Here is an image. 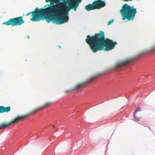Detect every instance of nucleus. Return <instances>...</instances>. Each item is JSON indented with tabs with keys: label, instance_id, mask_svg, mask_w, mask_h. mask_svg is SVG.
I'll list each match as a JSON object with an SVG mask.
<instances>
[{
	"label": "nucleus",
	"instance_id": "f8f14e48",
	"mask_svg": "<svg viewBox=\"0 0 155 155\" xmlns=\"http://www.w3.org/2000/svg\"><path fill=\"white\" fill-rule=\"evenodd\" d=\"M60 1L64 2V0H46V2L48 3L50 2V4L51 5L54 4L55 3H59L60 2Z\"/></svg>",
	"mask_w": 155,
	"mask_h": 155
},
{
	"label": "nucleus",
	"instance_id": "0eeeda50",
	"mask_svg": "<svg viewBox=\"0 0 155 155\" xmlns=\"http://www.w3.org/2000/svg\"><path fill=\"white\" fill-rule=\"evenodd\" d=\"M95 78L94 77H91L88 81L85 82H82L81 83L77 84L74 87L73 89L74 90H77L79 89L84 87L85 85L87 83L91 81Z\"/></svg>",
	"mask_w": 155,
	"mask_h": 155
},
{
	"label": "nucleus",
	"instance_id": "423d86ee",
	"mask_svg": "<svg viewBox=\"0 0 155 155\" xmlns=\"http://www.w3.org/2000/svg\"><path fill=\"white\" fill-rule=\"evenodd\" d=\"M95 9H100L104 7L106 5V3L104 1L97 0L93 2Z\"/></svg>",
	"mask_w": 155,
	"mask_h": 155
},
{
	"label": "nucleus",
	"instance_id": "6e6552de",
	"mask_svg": "<svg viewBox=\"0 0 155 155\" xmlns=\"http://www.w3.org/2000/svg\"><path fill=\"white\" fill-rule=\"evenodd\" d=\"M132 60L130 59H127L117 64V66L119 67L127 65L131 62Z\"/></svg>",
	"mask_w": 155,
	"mask_h": 155
},
{
	"label": "nucleus",
	"instance_id": "2eb2a0df",
	"mask_svg": "<svg viewBox=\"0 0 155 155\" xmlns=\"http://www.w3.org/2000/svg\"><path fill=\"white\" fill-rule=\"evenodd\" d=\"M141 110V108L140 107H138L137 110H135L134 113H135L136 114V113L138 111H140Z\"/></svg>",
	"mask_w": 155,
	"mask_h": 155
},
{
	"label": "nucleus",
	"instance_id": "9d476101",
	"mask_svg": "<svg viewBox=\"0 0 155 155\" xmlns=\"http://www.w3.org/2000/svg\"><path fill=\"white\" fill-rule=\"evenodd\" d=\"M51 104V103L50 102H47L45 103L42 106H40L38 108L36 109L35 110V111L37 112L38 111L44 109L45 107L49 106Z\"/></svg>",
	"mask_w": 155,
	"mask_h": 155
},
{
	"label": "nucleus",
	"instance_id": "aec40b11",
	"mask_svg": "<svg viewBox=\"0 0 155 155\" xmlns=\"http://www.w3.org/2000/svg\"><path fill=\"white\" fill-rule=\"evenodd\" d=\"M58 47H59V48H61V47H60V46H58Z\"/></svg>",
	"mask_w": 155,
	"mask_h": 155
},
{
	"label": "nucleus",
	"instance_id": "dca6fc26",
	"mask_svg": "<svg viewBox=\"0 0 155 155\" xmlns=\"http://www.w3.org/2000/svg\"><path fill=\"white\" fill-rule=\"evenodd\" d=\"M71 1H74L77 2L79 3H81V0H70Z\"/></svg>",
	"mask_w": 155,
	"mask_h": 155
},
{
	"label": "nucleus",
	"instance_id": "9b49d317",
	"mask_svg": "<svg viewBox=\"0 0 155 155\" xmlns=\"http://www.w3.org/2000/svg\"><path fill=\"white\" fill-rule=\"evenodd\" d=\"M85 8L87 11L95 9L93 2H92V4H88L86 5L85 6Z\"/></svg>",
	"mask_w": 155,
	"mask_h": 155
},
{
	"label": "nucleus",
	"instance_id": "39448f33",
	"mask_svg": "<svg viewBox=\"0 0 155 155\" xmlns=\"http://www.w3.org/2000/svg\"><path fill=\"white\" fill-rule=\"evenodd\" d=\"M27 115H25L21 116H18L16 117L13 120L8 123H3L0 124V129H3L6 128L8 126L12 124H14L20 120L26 118Z\"/></svg>",
	"mask_w": 155,
	"mask_h": 155
},
{
	"label": "nucleus",
	"instance_id": "7ed1b4c3",
	"mask_svg": "<svg viewBox=\"0 0 155 155\" xmlns=\"http://www.w3.org/2000/svg\"><path fill=\"white\" fill-rule=\"evenodd\" d=\"M133 6H130L127 4L123 5L120 12L122 16V20L127 19L128 21L133 20L137 13L136 9L133 8Z\"/></svg>",
	"mask_w": 155,
	"mask_h": 155
},
{
	"label": "nucleus",
	"instance_id": "f03ea898",
	"mask_svg": "<svg viewBox=\"0 0 155 155\" xmlns=\"http://www.w3.org/2000/svg\"><path fill=\"white\" fill-rule=\"evenodd\" d=\"M85 41L94 53L103 50L105 51H109L114 49L117 44V42H114L108 38L105 39L104 32L101 31L91 36L87 35Z\"/></svg>",
	"mask_w": 155,
	"mask_h": 155
},
{
	"label": "nucleus",
	"instance_id": "f3484780",
	"mask_svg": "<svg viewBox=\"0 0 155 155\" xmlns=\"http://www.w3.org/2000/svg\"><path fill=\"white\" fill-rule=\"evenodd\" d=\"M70 92V90H67L65 91V92L66 93H68Z\"/></svg>",
	"mask_w": 155,
	"mask_h": 155
},
{
	"label": "nucleus",
	"instance_id": "4468645a",
	"mask_svg": "<svg viewBox=\"0 0 155 155\" xmlns=\"http://www.w3.org/2000/svg\"><path fill=\"white\" fill-rule=\"evenodd\" d=\"M114 21V19H112L110 21H109L107 24V25H110L112 23H113V22Z\"/></svg>",
	"mask_w": 155,
	"mask_h": 155
},
{
	"label": "nucleus",
	"instance_id": "f257e3e1",
	"mask_svg": "<svg viewBox=\"0 0 155 155\" xmlns=\"http://www.w3.org/2000/svg\"><path fill=\"white\" fill-rule=\"evenodd\" d=\"M66 2H61L56 4L46 5L48 8L38 9L36 8L34 11L27 13V16L31 14L32 18L30 20L32 21H37L45 19L48 22L52 21L56 24H62L68 22L69 19L68 12L73 9L76 11L79 3L77 2L66 0Z\"/></svg>",
	"mask_w": 155,
	"mask_h": 155
},
{
	"label": "nucleus",
	"instance_id": "ddd939ff",
	"mask_svg": "<svg viewBox=\"0 0 155 155\" xmlns=\"http://www.w3.org/2000/svg\"><path fill=\"white\" fill-rule=\"evenodd\" d=\"M134 117L135 120L136 121H138L140 120V117H137L136 114L134 113Z\"/></svg>",
	"mask_w": 155,
	"mask_h": 155
},
{
	"label": "nucleus",
	"instance_id": "a211bd4d",
	"mask_svg": "<svg viewBox=\"0 0 155 155\" xmlns=\"http://www.w3.org/2000/svg\"><path fill=\"white\" fill-rule=\"evenodd\" d=\"M152 50L153 51H155V45L153 47Z\"/></svg>",
	"mask_w": 155,
	"mask_h": 155
},
{
	"label": "nucleus",
	"instance_id": "20e7f679",
	"mask_svg": "<svg viewBox=\"0 0 155 155\" xmlns=\"http://www.w3.org/2000/svg\"><path fill=\"white\" fill-rule=\"evenodd\" d=\"M23 16L16 17L10 19L8 21L3 22L2 24L7 25H11L12 26H20L24 23Z\"/></svg>",
	"mask_w": 155,
	"mask_h": 155
},
{
	"label": "nucleus",
	"instance_id": "1a4fd4ad",
	"mask_svg": "<svg viewBox=\"0 0 155 155\" xmlns=\"http://www.w3.org/2000/svg\"><path fill=\"white\" fill-rule=\"evenodd\" d=\"M11 107H5L3 106H0V114L4 112H8L10 110Z\"/></svg>",
	"mask_w": 155,
	"mask_h": 155
},
{
	"label": "nucleus",
	"instance_id": "6ab92c4d",
	"mask_svg": "<svg viewBox=\"0 0 155 155\" xmlns=\"http://www.w3.org/2000/svg\"><path fill=\"white\" fill-rule=\"evenodd\" d=\"M53 127L54 128H55V126L54 125H53Z\"/></svg>",
	"mask_w": 155,
	"mask_h": 155
}]
</instances>
